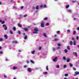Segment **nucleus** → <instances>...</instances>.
Here are the masks:
<instances>
[{"label": "nucleus", "mask_w": 79, "mask_h": 79, "mask_svg": "<svg viewBox=\"0 0 79 79\" xmlns=\"http://www.w3.org/2000/svg\"><path fill=\"white\" fill-rule=\"evenodd\" d=\"M2 26L3 28H4L5 27L4 29L5 31H6V30H7V27H6V25L3 24L2 25Z\"/></svg>", "instance_id": "f257e3e1"}, {"label": "nucleus", "mask_w": 79, "mask_h": 79, "mask_svg": "<svg viewBox=\"0 0 79 79\" xmlns=\"http://www.w3.org/2000/svg\"><path fill=\"white\" fill-rule=\"evenodd\" d=\"M41 26L42 27H44V22L43 21H41Z\"/></svg>", "instance_id": "f03ea898"}, {"label": "nucleus", "mask_w": 79, "mask_h": 79, "mask_svg": "<svg viewBox=\"0 0 79 79\" xmlns=\"http://www.w3.org/2000/svg\"><path fill=\"white\" fill-rule=\"evenodd\" d=\"M58 58L56 57L53 60V61H54V62H56L57 61Z\"/></svg>", "instance_id": "7ed1b4c3"}, {"label": "nucleus", "mask_w": 79, "mask_h": 79, "mask_svg": "<svg viewBox=\"0 0 79 79\" xmlns=\"http://www.w3.org/2000/svg\"><path fill=\"white\" fill-rule=\"evenodd\" d=\"M34 31H36L37 32H39V30L37 29V27H35L34 29Z\"/></svg>", "instance_id": "20e7f679"}, {"label": "nucleus", "mask_w": 79, "mask_h": 79, "mask_svg": "<svg viewBox=\"0 0 79 79\" xmlns=\"http://www.w3.org/2000/svg\"><path fill=\"white\" fill-rule=\"evenodd\" d=\"M73 54L76 57H77V53L75 52H73Z\"/></svg>", "instance_id": "39448f33"}, {"label": "nucleus", "mask_w": 79, "mask_h": 79, "mask_svg": "<svg viewBox=\"0 0 79 79\" xmlns=\"http://www.w3.org/2000/svg\"><path fill=\"white\" fill-rule=\"evenodd\" d=\"M67 11L68 13H72V10H69V9L67 10Z\"/></svg>", "instance_id": "423d86ee"}, {"label": "nucleus", "mask_w": 79, "mask_h": 79, "mask_svg": "<svg viewBox=\"0 0 79 79\" xmlns=\"http://www.w3.org/2000/svg\"><path fill=\"white\" fill-rule=\"evenodd\" d=\"M75 75L74 76H77V74L79 75V72L76 71L75 72Z\"/></svg>", "instance_id": "0eeeda50"}, {"label": "nucleus", "mask_w": 79, "mask_h": 79, "mask_svg": "<svg viewBox=\"0 0 79 79\" xmlns=\"http://www.w3.org/2000/svg\"><path fill=\"white\" fill-rule=\"evenodd\" d=\"M27 71H28V72H31V71H32V70H31V68H28L27 69Z\"/></svg>", "instance_id": "6e6552de"}, {"label": "nucleus", "mask_w": 79, "mask_h": 79, "mask_svg": "<svg viewBox=\"0 0 79 79\" xmlns=\"http://www.w3.org/2000/svg\"><path fill=\"white\" fill-rule=\"evenodd\" d=\"M23 30L25 31H28V29L27 28H23Z\"/></svg>", "instance_id": "1a4fd4ad"}, {"label": "nucleus", "mask_w": 79, "mask_h": 79, "mask_svg": "<svg viewBox=\"0 0 79 79\" xmlns=\"http://www.w3.org/2000/svg\"><path fill=\"white\" fill-rule=\"evenodd\" d=\"M43 8H48V7H47V5H43Z\"/></svg>", "instance_id": "9d476101"}, {"label": "nucleus", "mask_w": 79, "mask_h": 79, "mask_svg": "<svg viewBox=\"0 0 79 79\" xmlns=\"http://www.w3.org/2000/svg\"><path fill=\"white\" fill-rule=\"evenodd\" d=\"M43 35L44 36V37H46V38L47 37V34H46V33H43Z\"/></svg>", "instance_id": "9b49d317"}, {"label": "nucleus", "mask_w": 79, "mask_h": 79, "mask_svg": "<svg viewBox=\"0 0 79 79\" xmlns=\"http://www.w3.org/2000/svg\"><path fill=\"white\" fill-rule=\"evenodd\" d=\"M4 37L6 38V39H8V36L6 35H4Z\"/></svg>", "instance_id": "f8f14e48"}, {"label": "nucleus", "mask_w": 79, "mask_h": 79, "mask_svg": "<svg viewBox=\"0 0 79 79\" xmlns=\"http://www.w3.org/2000/svg\"><path fill=\"white\" fill-rule=\"evenodd\" d=\"M70 44L71 45H72L73 44V43L72 41H70Z\"/></svg>", "instance_id": "ddd939ff"}, {"label": "nucleus", "mask_w": 79, "mask_h": 79, "mask_svg": "<svg viewBox=\"0 0 79 79\" xmlns=\"http://www.w3.org/2000/svg\"><path fill=\"white\" fill-rule=\"evenodd\" d=\"M18 26L20 27H22V25H21L19 23L18 24Z\"/></svg>", "instance_id": "4468645a"}, {"label": "nucleus", "mask_w": 79, "mask_h": 79, "mask_svg": "<svg viewBox=\"0 0 79 79\" xmlns=\"http://www.w3.org/2000/svg\"><path fill=\"white\" fill-rule=\"evenodd\" d=\"M76 31L74 30L73 31V35H75V34H76Z\"/></svg>", "instance_id": "2eb2a0df"}, {"label": "nucleus", "mask_w": 79, "mask_h": 79, "mask_svg": "<svg viewBox=\"0 0 79 79\" xmlns=\"http://www.w3.org/2000/svg\"><path fill=\"white\" fill-rule=\"evenodd\" d=\"M17 69V67H13V69H14V70H15V69Z\"/></svg>", "instance_id": "dca6fc26"}, {"label": "nucleus", "mask_w": 79, "mask_h": 79, "mask_svg": "<svg viewBox=\"0 0 79 79\" xmlns=\"http://www.w3.org/2000/svg\"><path fill=\"white\" fill-rule=\"evenodd\" d=\"M33 34H38V32L37 31H34L33 32Z\"/></svg>", "instance_id": "f3484780"}, {"label": "nucleus", "mask_w": 79, "mask_h": 79, "mask_svg": "<svg viewBox=\"0 0 79 79\" xmlns=\"http://www.w3.org/2000/svg\"><path fill=\"white\" fill-rule=\"evenodd\" d=\"M39 6H36L35 7V9H36V10H39Z\"/></svg>", "instance_id": "a211bd4d"}, {"label": "nucleus", "mask_w": 79, "mask_h": 79, "mask_svg": "<svg viewBox=\"0 0 79 79\" xmlns=\"http://www.w3.org/2000/svg\"><path fill=\"white\" fill-rule=\"evenodd\" d=\"M34 53H35V50H33V51H31L32 54H34Z\"/></svg>", "instance_id": "6ab92c4d"}, {"label": "nucleus", "mask_w": 79, "mask_h": 79, "mask_svg": "<svg viewBox=\"0 0 79 79\" xmlns=\"http://www.w3.org/2000/svg\"><path fill=\"white\" fill-rule=\"evenodd\" d=\"M24 39L25 40H26V39H27V36L26 35L24 37Z\"/></svg>", "instance_id": "aec40b11"}, {"label": "nucleus", "mask_w": 79, "mask_h": 79, "mask_svg": "<svg viewBox=\"0 0 79 79\" xmlns=\"http://www.w3.org/2000/svg\"><path fill=\"white\" fill-rule=\"evenodd\" d=\"M48 19V18H47V17H46L44 19V21H45V20H47Z\"/></svg>", "instance_id": "412c9836"}, {"label": "nucleus", "mask_w": 79, "mask_h": 79, "mask_svg": "<svg viewBox=\"0 0 79 79\" xmlns=\"http://www.w3.org/2000/svg\"><path fill=\"white\" fill-rule=\"evenodd\" d=\"M79 37L78 36H77L76 37V40H79Z\"/></svg>", "instance_id": "4be33fe9"}, {"label": "nucleus", "mask_w": 79, "mask_h": 79, "mask_svg": "<svg viewBox=\"0 0 79 79\" xmlns=\"http://www.w3.org/2000/svg\"><path fill=\"white\" fill-rule=\"evenodd\" d=\"M70 61V59H68L67 60V62H69Z\"/></svg>", "instance_id": "5701e85b"}, {"label": "nucleus", "mask_w": 79, "mask_h": 79, "mask_svg": "<svg viewBox=\"0 0 79 79\" xmlns=\"http://www.w3.org/2000/svg\"><path fill=\"white\" fill-rule=\"evenodd\" d=\"M48 74L47 72H45L43 73V74Z\"/></svg>", "instance_id": "b1692460"}, {"label": "nucleus", "mask_w": 79, "mask_h": 79, "mask_svg": "<svg viewBox=\"0 0 79 79\" xmlns=\"http://www.w3.org/2000/svg\"><path fill=\"white\" fill-rule=\"evenodd\" d=\"M69 65L70 67H73V64H71L70 63L69 64Z\"/></svg>", "instance_id": "393cba45"}, {"label": "nucleus", "mask_w": 79, "mask_h": 79, "mask_svg": "<svg viewBox=\"0 0 79 79\" xmlns=\"http://www.w3.org/2000/svg\"><path fill=\"white\" fill-rule=\"evenodd\" d=\"M64 76L65 77H67V76H68V74H64Z\"/></svg>", "instance_id": "a878e982"}, {"label": "nucleus", "mask_w": 79, "mask_h": 79, "mask_svg": "<svg viewBox=\"0 0 79 79\" xmlns=\"http://www.w3.org/2000/svg\"><path fill=\"white\" fill-rule=\"evenodd\" d=\"M30 61L31 63H33V64H34V61L31 60Z\"/></svg>", "instance_id": "bb28decb"}, {"label": "nucleus", "mask_w": 79, "mask_h": 79, "mask_svg": "<svg viewBox=\"0 0 79 79\" xmlns=\"http://www.w3.org/2000/svg\"><path fill=\"white\" fill-rule=\"evenodd\" d=\"M67 49L69 50H70V48H69V46H67Z\"/></svg>", "instance_id": "cd10ccee"}, {"label": "nucleus", "mask_w": 79, "mask_h": 79, "mask_svg": "<svg viewBox=\"0 0 79 79\" xmlns=\"http://www.w3.org/2000/svg\"><path fill=\"white\" fill-rule=\"evenodd\" d=\"M18 42L16 41H13V43H15V44H17Z\"/></svg>", "instance_id": "c85d7f7f"}, {"label": "nucleus", "mask_w": 79, "mask_h": 79, "mask_svg": "<svg viewBox=\"0 0 79 79\" xmlns=\"http://www.w3.org/2000/svg\"><path fill=\"white\" fill-rule=\"evenodd\" d=\"M73 44L74 45H76V41H74Z\"/></svg>", "instance_id": "c756f323"}, {"label": "nucleus", "mask_w": 79, "mask_h": 79, "mask_svg": "<svg viewBox=\"0 0 79 79\" xmlns=\"http://www.w3.org/2000/svg\"><path fill=\"white\" fill-rule=\"evenodd\" d=\"M46 70L48 71V66H46Z\"/></svg>", "instance_id": "7c9ffc66"}, {"label": "nucleus", "mask_w": 79, "mask_h": 79, "mask_svg": "<svg viewBox=\"0 0 79 79\" xmlns=\"http://www.w3.org/2000/svg\"><path fill=\"white\" fill-rule=\"evenodd\" d=\"M65 53H68V50L67 49H65Z\"/></svg>", "instance_id": "2f4dec72"}, {"label": "nucleus", "mask_w": 79, "mask_h": 79, "mask_svg": "<svg viewBox=\"0 0 79 79\" xmlns=\"http://www.w3.org/2000/svg\"><path fill=\"white\" fill-rule=\"evenodd\" d=\"M18 33L19 34H21V31H18Z\"/></svg>", "instance_id": "473e14b6"}, {"label": "nucleus", "mask_w": 79, "mask_h": 79, "mask_svg": "<svg viewBox=\"0 0 79 79\" xmlns=\"http://www.w3.org/2000/svg\"><path fill=\"white\" fill-rule=\"evenodd\" d=\"M37 69H38V67H35V68L34 69V70H37Z\"/></svg>", "instance_id": "72a5a7b5"}, {"label": "nucleus", "mask_w": 79, "mask_h": 79, "mask_svg": "<svg viewBox=\"0 0 79 79\" xmlns=\"http://www.w3.org/2000/svg\"><path fill=\"white\" fill-rule=\"evenodd\" d=\"M13 29L14 31H16V27H14L13 28Z\"/></svg>", "instance_id": "f704fd0d"}, {"label": "nucleus", "mask_w": 79, "mask_h": 79, "mask_svg": "<svg viewBox=\"0 0 79 79\" xmlns=\"http://www.w3.org/2000/svg\"><path fill=\"white\" fill-rule=\"evenodd\" d=\"M56 68H60V67L59 66V65H57L56 66Z\"/></svg>", "instance_id": "c9c22d12"}, {"label": "nucleus", "mask_w": 79, "mask_h": 79, "mask_svg": "<svg viewBox=\"0 0 79 79\" xmlns=\"http://www.w3.org/2000/svg\"><path fill=\"white\" fill-rule=\"evenodd\" d=\"M59 33H60V31H58L57 33V34H59Z\"/></svg>", "instance_id": "e433bc0d"}, {"label": "nucleus", "mask_w": 79, "mask_h": 79, "mask_svg": "<svg viewBox=\"0 0 79 79\" xmlns=\"http://www.w3.org/2000/svg\"><path fill=\"white\" fill-rule=\"evenodd\" d=\"M59 40V39H54L55 41H57V40Z\"/></svg>", "instance_id": "4c0bfd02"}, {"label": "nucleus", "mask_w": 79, "mask_h": 79, "mask_svg": "<svg viewBox=\"0 0 79 79\" xmlns=\"http://www.w3.org/2000/svg\"><path fill=\"white\" fill-rule=\"evenodd\" d=\"M63 60H66V57L64 56L63 57Z\"/></svg>", "instance_id": "58836bf2"}, {"label": "nucleus", "mask_w": 79, "mask_h": 79, "mask_svg": "<svg viewBox=\"0 0 79 79\" xmlns=\"http://www.w3.org/2000/svg\"><path fill=\"white\" fill-rule=\"evenodd\" d=\"M64 68H66V65H64L63 66Z\"/></svg>", "instance_id": "ea45409f"}, {"label": "nucleus", "mask_w": 79, "mask_h": 79, "mask_svg": "<svg viewBox=\"0 0 79 79\" xmlns=\"http://www.w3.org/2000/svg\"><path fill=\"white\" fill-rule=\"evenodd\" d=\"M27 66V65H25L24 66V68H26Z\"/></svg>", "instance_id": "a19ab883"}, {"label": "nucleus", "mask_w": 79, "mask_h": 79, "mask_svg": "<svg viewBox=\"0 0 79 79\" xmlns=\"http://www.w3.org/2000/svg\"><path fill=\"white\" fill-rule=\"evenodd\" d=\"M69 5H67V6H66V8H68V7H69Z\"/></svg>", "instance_id": "79ce46f5"}, {"label": "nucleus", "mask_w": 79, "mask_h": 79, "mask_svg": "<svg viewBox=\"0 0 79 79\" xmlns=\"http://www.w3.org/2000/svg\"><path fill=\"white\" fill-rule=\"evenodd\" d=\"M67 32H71V31L69 29H68L67 30Z\"/></svg>", "instance_id": "37998d69"}, {"label": "nucleus", "mask_w": 79, "mask_h": 79, "mask_svg": "<svg viewBox=\"0 0 79 79\" xmlns=\"http://www.w3.org/2000/svg\"><path fill=\"white\" fill-rule=\"evenodd\" d=\"M10 33L11 34H13V32H12L11 31H10Z\"/></svg>", "instance_id": "c03bdc74"}, {"label": "nucleus", "mask_w": 79, "mask_h": 79, "mask_svg": "<svg viewBox=\"0 0 79 79\" xmlns=\"http://www.w3.org/2000/svg\"><path fill=\"white\" fill-rule=\"evenodd\" d=\"M4 78H7V76L6 75H4Z\"/></svg>", "instance_id": "a18cd8bd"}, {"label": "nucleus", "mask_w": 79, "mask_h": 79, "mask_svg": "<svg viewBox=\"0 0 79 79\" xmlns=\"http://www.w3.org/2000/svg\"><path fill=\"white\" fill-rule=\"evenodd\" d=\"M3 39L2 38H0V41H3Z\"/></svg>", "instance_id": "49530a36"}, {"label": "nucleus", "mask_w": 79, "mask_h": 79, "mask_svg": "<svg viewBox=\"0 0 79 79\" xmlns=\"http://www.w3.org/2000/svg\"><path fill=\"white\" fill-rule=\"evenodd\" d=\"M39 49L40 50H41V49H42V48H41V47H39Z\"/></svg>", "instance_id": "de8ad7c7"}, {"label": "nucleus", "mask_w": 79, "mask_h": 79, "mask_svg": "<svg viewBox=\"0 0 79 79\" xmlns=\"http://www.w3.org/2000/svg\"><path fill=\"white\" fill-rule=\"evenodd\" d=\"M72 39L73 40V41H75V39H74V38H72Z\"/></svg>", "instance_id": "09e8293b"}, {"label": "nucleus", "mask_w": 79, "mask_h": 79, "mask_svg": "<svg viewBox=\"0 0 79 79\" xmlns=\"http://www.w3.org/2000/svg\"><path fill=\"white\" fill-rule=\"evenodd\" d=\"M27 16V15H24V18H25L26 17V16Z\"/></svg>", "instance_id": "8fccbe9b"}, {"label": "nucleus", "mask_w": 79, "mask_h": 79, "mask_svg": "<svg viewBox=\"0 0 79 79\" xmlns=\"http://www.w3.org/2000/svg\"><path fill=\"white\" fill-rule=\"evenodd\" d=\"M47 26H49V23H47L46 24Z\"/></svg>", "instance_id": "3c124183"}, {"label": "nucleus", "mask_w": 79, "mask_h": 79, "mask_svg": "<svg viewBox=\"0 0 79 79\" xmlns=\"http://www.w3.org/2000/svg\"><path fill=\"white\" fill-rule=\"evenodd\" d=\"M53 51H55L56 50V49H55L54 48H52Z\"/></svg>", "instance_id": "603ef678"}, {"label": "nucleus", "mask_w": 79, "mask_h": 79, "mask_svg": "<svg viewBox=\"0 0 79 79\" xmlns=\"http://www.w3.org/2000/svg\"><path fill=\"white\" fill-rule=\"evenodd\" d=\"M57 36V35H54V37H56Z\"/></svg>", "instance_id": "864d4df0"}, {"label": "nucleus", "mask_w": 79, "mask_h": 79, "mask_svg": "<svg viewBox=\"0 0 79 79\" xmlns=\"http://www.w3.org/2000/svg\"><path fill=\"white\" fill-rule=\"evenodd\" d=\"M19 52H22V50H19Z\"/></svg>", "instance_id": "5fc2aeb1"}, {"label": "nucleus", "mask_w": 79, "mask_h": 79, "mask_svg": "<svg viewBox=\"0 0 79 79\" xmlns=\"http://www.w3.org/2000/svg\"><path fill=\"white\" fill-rule=\"evenodd\" d=\"M0 54H2L3 53V52L1 51L0 52Z\"/></svg>", "instance_id": "6e6d98bb"}, {"label": "nucleus", "mask_w": 79, "mask_h": 79, "mask_svg": "<svg viewBox=\"0 0 79 79\" xmlns=\"http://www.w3.org/2000/svg\"><path fill=\"white\" fill-rule=\"evenodd\" d=\"M73 70H74V71H76V69L75 68H74L73 69Z\"/></svg>", "instance_id": "4d7b16f0"}, {"label": "nucleus", "mask_w": 79, "mask_h": 79, "mask_svg": "<svg viewBox=\"0 0 79 79\" xmlns=\"http://www.w3.org/2000/svg\"><path fill=\"white\" fill-rule=\"evenodd\" d=\"M77 30L78 31H79V27H78L77 28Z\"/></svg>", "instance_id": "13d9d810"}, {"label": "nucleus", "mask_w": 79, "mask_h": 79, "mask_svg": "<svg viewBox=\"0 0 79 79\" xmlns=\"http://www.w3.org/2000/svg\"><path fill=\"white\" fill-rule=\"evenodd\" d=\"M26 63H29V61L27 60L26 61Z\"/></svg>", "instance_id": "bf43d9fd"}, {"label": "nucleus", "mask_w": 79, "mask_h": 79, "mask_svg": "<svg viewBox=\"0 0 79 79\" xmlns=\"http://www.w3.org/2000/svg\"><path fill=\"white\" fill-rule=\"evenodd\" d=\"M5 60L8 61V59H7V58H6H6Z\"/></svg>", "instance_id": "052dcab7"}, {"label": "nucleus", "mask_w": 79, "mask_h": 79, "mask_svg": "<svg viewBox=\"0 0 79 79\" xmlns=\"http://www.w3.org/2000/svg\"><path fill=\"white\" fill-rule=\"evenodd\" d=\"M57 49H60V47H57Z\"/></svg>", "instance_id": "680f3d73"}, {"label": "nucleus", "mask_w": 79, "mask_h": 79, "mask_svg": "<svg viewBox=\"0 0 79 79\" xmlns=\"http://www.w3.org/2000/svg\"><path fill=\"white\" fill-rule=\"evenodd\" d=\"M58 46H61V44H58Z\"/></svg>", "instance_id": "e2e57ef3"}, {"label": "nucleus", "mask_w": 79, "mask_h": 79, "mask_svg": "<svg viewBox=\"0 0 79 79\" xmlns=\"http://www.w3.org/2000/svg\"><path fill=\"white\" fill-rule=\"evenodd\" d=\"M5 23V22L2 21V24H4Z\"/></svg>", "instance_id": "0e129e2a"}, {"label": "nucleus", "mask_w": 79, "mask_h": 79, "mask_svg": "<svg viewBox=\"0 0 79 79\" xmlns=\"http://www.w3.org/2000/svg\"><path fill=\"white\" fill-rule=\"evenodd\" d=\"M43 6L41 5V6H40V8H42V7H43Z\"/></svg>", "instance_id": "69168bd1"}, {"label": "nucleus", "mask_w": 79, "mask_h": 79, "mask_svg": "<svg viewBox=\"0 0 79 79\" xmlns=\"http://www.w3.org/2000/svg\"><path fill=\"white\" fill-rule=\"evenodd\" d=\"M23 7H24V6H22L21 7V9H23Z\"/></svg>", "instance_id": "338daca9"}, {"label": "nucleus", "mask_w": 79, "mask_h": 79, "mask_svg": "<svg viewBox=\"0 0 79 79\" xmlns=\"http://www.w3.org/2000/svg\"><path fill=\"white\" fill-rule=\"evenodd\" d=\"M19 16L20 17V18H21V17H22V15H20Z\"/></svg>", "instance_id": "774afa93"}]
</instances>
